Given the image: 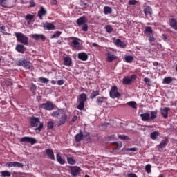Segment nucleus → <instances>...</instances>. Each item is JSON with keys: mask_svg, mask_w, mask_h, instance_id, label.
<instances>
[{"mask_svg": "<svg viewBox=\"0 0 177 177\" xmlns=\"http://www.w3.org/2000/svg\"><path fill=\"white\" fill-rule=\"evenodd\" d=\"M31 126L35 129L36 131V133H39L44 128V124L39 121V118L32 117L30 120Z\"/></svg>", "mask_w": 177, "mask_h": 177, "instance_id": "1", "label": "nucleus"}, {"mask_svg": "<svg viewBox=\"0 0 177 177\" xmlns=\"http://www.w3.org/2000/svg\"><path fill=\"white\" fill-rule=\"evenodd\" d=\"M17 41L23 45H28V37L21 32H16Z\"/></svg>", "mask_w": 177, "mask_h": 177, "instance_id": "2", "label": "nucleus"}, {"mask_svg": "<svg viewBox=\"0 0 177 177\" xmlns=\"http://www.w3.org/2000/svg\"><path fill=\"white\" fill-rule=\"evenodd\" d=\"M87 99H88V97H86V94L82 93L78 97L79 104L77 106V109H78V110H84V106H85V102H86Z\"/></svg>", "mask_w": 177, "mask_h": 177, "instance_id": "3", "label": "nucleus"}, {"mask_svg": "<svg viewBox=\"0 0 177 177\" xmlns=\"http://www.w3.org/2000/svg\"><path fill=\"white\" fill-rule=\"evenodd\" d=\"M16 5V0H0V6L2 8H11L15 7Z\"/></svg>", "mask_w": 177, "mask_h": 177, "instance_id": "4", "label": "nucleus"}, {"mask_svg": "<svg viewBox=\"0 0 177 177\" xmlns=\"http://www.w3.org/2000/svg\"><path fill=\"white\" fill-rule=\"evenodd\" d=\"M17 64L19 66L24 67V68H27L28 70H30V68H32V64L24 58L20 59L17 62Z\"/></svg>", "mask_w": 177, "mask_h": 177, "instance_id": "5", "label": "nucleus"}, {"mask_svg": "<svg viewBox=\"0 0 177 177\" xmlns=\"http://www.w3.org/2000/svg\"><path fill=\"white\" fill-rule=\"evenodd\" d=\"M109 96L111 99H118L121 97V94L118 92V88L115 86L111 88Z\"/></svg>", "mask_w": 177, "mask_h": 177, "instance_id": "6", "label": "nucleus"}, {"mask_svg": "<svg viewBox=\"0 0 177 177\" xmlns=\"http://www.w3.org/2000/svg\"><path fill=\"white\" fill-rule=\"evenodd\" d=\"M147 37L149 38V42H154L156 41V39L154 38V33H153V29L150 26H147L145 28V30Z\"/></svg>", "mask_w": 177, "mask_h": 177, "instance_id": "7", "label": "nucleus"}, {"mask_svg": "<svg viewBox=\"0 0 177 177\" xmlns=\"http://www.w3.org/2000/svg\"><path fill=\"white\" fill-rule=\"evenodd\" d=\"M71 174L72 176H78V175L81 173V167L78 166H69L68 167Z\"/></svg>", "mask_w": 177, "mask_h": 177, "instance_id": "8", "label": "nucleus"}, {"mask_svg": "<svg viewBox=\"0 0 177 177\" xmlns=\"http://www.w3.org/2000/svg\"><path fill=\"white\" fill-rule=\"evenodd\" d=\"M20 142L35 145V143H37V140L32 137L25 136L20 139Z\"/></svg>", "mask_w": 177, "mask_h": 177, "instance_id": "9", "label": "nucleus"}, {"mask_svg": "<svg viewBox=\"0 0 177 177\" xmlns=\"http://www.w3.org/2000/svg\"><path fill=\"white\" fill-rule=\"evenodd\" d=\"M40 107L41 109H44V110H53V107H55V105H53V104L50 102H47L41 104Z\"/></svg>", "mask_w": 177, "mask_h": 177, "instance_id": "10", "label": "nucleus"}, {"mask_svg": "<svg viewBox=\"0 0 177 177\" xmlns=\"http://www.w3.org/2000/svg\"><path fill=\"white\" fill-rule=\"evenodd\" d=\"M136 76L135 75H132L130 77H124L122 80V84L124 85H129L132 82L133 78H136Z\"/></svg>", "mask_w": 177, "mask_h": 177, "instance_id": "11", "label": "nucleus"}, {"mask_svg": "<svg viewBox=\"0 0 177 177\" xmlns=\"http://www.w3.org/2000/svg\"><path fill=\"white\" fill-rule=\"evenodd\" d=\"M143 12L145 16H151L153 15V10L148 6H144Z\"/></svg>", "mask_w": 177, "mask_h": 177, "instance_id": "12", "label": "nucleus"}, {"mask_svg": "<svg viewBox=\"0 0 177 177\" xmlns=\"http://www.w3.org/2000/svg\"><path fill=\"white\" fill-rule=\"evenodd\" d=\"M67 121V115H66V113H64V112L63 113L62 115H61V117L59 118V123L58 125H64V124H66V122Z\"/></svg>", "mask_w": 177, "mask_h": 177, "instance_id": "13", "label": "nucleus"}, {"mask_svg": "<svg viewBox=\"0 0 177 177\" xmlns=\"http://www.w3.org/2000/svg\"><path fill=\"white\" fill-rule=\"evenodd\" d=\"M63 64L64 66H66L67 67H70V66H71V64H73V59L70 57H64Z\"/></svg>", "mask_w": 177, "mask_h": 177, "instance_id": "14", "label": "nucleus"}, {"mask_svg": "<svg viewBox=\"0 0 177 177\" xmlns=\"http://www.w3.org/2000/svg\"><path fill=\"white\" fill-rule=\"evenodd\" d=\"M116 59H117V56H115V55H114V53H113L112 52H109L107 53L106 61L109 63H111V62H113V60H115Z\"/></svg>", "mask_w": 177, "mask_h": 177, "instance_id": "15", "label": "nucleus"}, {"mask_svg": "<svg viewBox=\"0 0 177 177\" xmlns=\"http://www.w3.org/2000/svg\"><path fill=\"white\" fill-rule=\"evenodd\" d=\"M32 38L35 39V41H38L39 39H41V41H45V39H46V37H45V35L42 34L32 35Z\"/></svg>", "mask_w": 177, "mask_h": 177, "instance_id": "16", "label": "nucleus"}, {"mask_svg": "<svg viewBox=\"0 0 177 177\" xmlns=\"http://www.w3.org/2000/svg\"><path fill=\"white\" fill-rule=\"evenodd\" d=\"M77 57L80 60H82V62H86V60H88V55L84 52L79 53Z\"/></svg>", "mask_w": 177, "mask_h": 177, "instance_id": "17", "label": "nucleus"}, {"mask_svg": "<svg viewBox=\"0 0 177 177\" xmlns=\"http://www.w3.org/2000/svg\"><path fill=\"white\" fill-rule=\"evenodd\" d=\"M46 13L48 12H46L45 8L41 6L40 8V10L38 12L37 16L39 17L40 20H42V17H44Z\"/></svg>", "mask_w": 177, "mask_h": 177, "instance_id": "18", "label": "nucleus"}, {"mask_svg": "<svg viewBox=\"0 0 177 177\" xmlns=\"http://www.w3.org/2000/svg\"><path fill=\"white\" fill-rule=\"evenodd\" d=\"M46 154H47L48 157L50 160H55V153H53V150L50 149H48L45 150Z\"/></svg>", "mask_w": 177, "mask_h": 177, "instance_id": "19", "label": "nucleus"}, {"mask_svg": "<svg viewBox=\"0 0 177 177\" xmlns=\"http://www.w3.org/2000/svg\"><path fill=\"white\" fill-rule=\"evenodd\" d=\"M169 23L171 27L177 31V21L176 19L171 18L169 19Z\"/></svg>", "mask_w": 177, "mask_h": 177, "instance_id": "20", "label": "nucleus"}, {"mask_svg": "<svg viewBox=\"0 0 177 177\" xmlns=\"http://www.w3.org/2000/svg\"><path fill=\"white\" fill-rule=\"evenodd\" d=\"M72 44L75 49H81V44H80V41H78V39H74L72 40Z\"/></svg>", "mask_w": 177, "mask_h": 177, "instance_id": "21", "label": "nucleus"}, {"mask_svg": "<svg viewBox=\"0 0 177 177\" xmlns=\"http://www.w3.org/2000/svg\"><path fill=\"white\" fill-rule=\"evenodd\" d=\"M76 23L78 26H83L86 23V18L84 16L80 17L77 19Z\"/></svg>", "mask_w": 177, "mask_h": 177, "instance_id": "22", "label": "nucleus"}, {"mask_svg": "<svg viewBox=\"0 0 177 177\" xmlns=\"http://www.w3.org/2000/svg\"><path fill=\"white\" fill-rule=\"evenodd\" d=\"M140 117H141L142 121H149V120H150V113L148 112L141 113Z\"/></svg>", "mask_w": 177, "mask_h": 177, "instance_id": "23", "label": "nucleus"}, {"mask_svg": "<svg viewBox=\"0 0 177 177\" xmlns=\"http://www.w3.org/2000/svg\"><path fill=\"white\" fill-rule=\"evenodd\" d=\"M161 114L164 117V118H168V112L169 111V108L165 107L163 109H160Z\"/></svg>", "mask_w": 177, "mask_h": 177, "instance_id": "24", "label": "nucleus"}, {"mask_svg": "<svg viewBox=\"0 0 177 177\" xmlns=\"http://www.w3.org/2000/svg\"><path fill=\"white\" fill-rule=\"evenodd\" d=\"M44 28L45 30H54L55 29V24H53V23L46 22L44 25Z\"/></svg>", "mask_w": 177, "mask_h": 177, "instance_id": "25", "label": "nucleus"}, {"mask_svg": "<svg viewBox=\"0 0 177 177\" xmlns=\"http://www.w3.org/2000/svg\"><path fill=\"white\" fill-rule=\"evenodd\" d=\"M15 50H17V52H19V53H24L26 48L21 44H17L15 47Z\"/></svg>", "mask_w": 177, "mask_h": 177, "instance_id": "26", "label": "nucleus"}, {"mask_svg": "<svg viewBox=\"0 0 177 177\" xmlns=\"http://www.w3.org/2000/svg\"><path fill=\"white\" fill-rule=\"evenodd\" d=\"M115 44L116 46H119V48H125V46H127V44H125V43L122 41L120 39H117L115 41Z\"/></svg>", "mask_w": 177, "mask_h": 177, "instance_id": "27", "label": "nucleus"}, {"mask_svg": "<svg viewBox=\"0 0 177 177\" xmlns=\"http://www.w3.org/2000/svg\"><path fill=\"white\" fill-rule=\"evenodd\" d=\"M64 113V110L63 109H58L52 113L51 115L53 117H59V115H62Z\"/></svg>", "mask_w": 177, "mask_h": 177, "instance_id": "28", "label": "nucleus"}, {"mask_svg": "<svg viewBox=\"0 0 177 177\" xmlns=\"http://www.w3.org/2000/svg\"><path fill=\"white\" fill-rule=\"evenodd\" d=\"M106 100L107 98L104 97H97L96 100V103H97V104H102V103H105Z\"/></svg>", "mask_w": 177, "mask_h": 177, "instance_id": "29", "label": "nucleus"}, {"mask_svg": "<svg viewBox=\"0 0 177 177\" xmlns=\"http://www.w3.org/2000/svg\"><path fill=\"white\" fill-rule=\"evenodd\" d=\"M75 139L77 142H81L82 139H84V134L82 132H80L75 135Z\"/></svg>", "mask_w": 177, "mask_h": 177, "instance_id": "30", "label": "nucleus"}, {"mask_svg": "<svg viewBox=\"0 0 177 177\" xmlns=\"http://www.w3.org/2000/svg\"><path fill=\"white\" fill-rule=\"evenodd\" d=\"M172 81H174V80L171 77H165L163 79L162 84L168 85V84H171V82H172Z\"/></svg>", "mask_w": 177, "mask_h": 177, "instance_id": "31", "label": "nucleus"}, {"mask_svg": "<svg viewBox=\"0 0 177 177\" xmlns=\"http://www.w3.org/2000/svg\"><path fill=\"white\" fill-rule=\"evenodd\" d=\"M167 140H162L158 147L159 151H162L161 149H164V147H165V146H167Z\"/></svg>", "mask_w": 177, "mask_h": 177, "instance_id": "32", "label": "nucleus"}, {"mask_svg": "<svg viewBox=\"0 0 177 177\" xmlns=\"http://www.w3.org/2000/svg\"><path fill=\"white\" fill-rule=\"evenodd\" d=\"M1 177H10L12 176V173H10V171H1Z\"/></svg>", "mask_w": 177, "mask_h": 177, "instance_id": "33", "label": "nucleus"}, {"mask_svg": "<svg viewBox=\"0 0 177 177\" xmlns=\"http://www.w3.org/2000/svg\"><path fill=\"white\" fill-rule=\"evenodd\" d=\"M66 160L70 165H75L77 164L75 160L73 159L71 157L67 156Z\"/></svg>", "mask_w": 177, "mask_h": 177, "instance_id": "34", "label": "nucleus"}, {"mask_svg": "<svg viewBox=\"0 0 177 177\" xmlns=\"http://www.w3.org/2000/svg\"><path fill=\"white\" fill-rule=\"evenodd\" d=\"M56 157H57V161L61 164V165H64L65 164V161L64 160H63V158H62V156H60V155L59 153H57L56 155Z\"/></svg>", "mask_w": 177, "mask_h": 177, "instance_id": "35", "label": "nucleus"}, {"mask_svg": "<svg viewBox=\"0 0 177 177\" xmlns=\"http://www.w3.org/2000/svg\"><path fill=\"white\" fill-rule=\"evenodd\" d=\"M111 12H113V10H111V8H110L109 6H105L104 8V15H110V13H111Z\"/></svg>", "mask_w": 177, "mask_h": 177, "instance_id": "36", "label": "nucleus"}, {"mask_svg": "<svg viewBox=\"0 0 177 177\" xmlns=\"http://www.w3.org/2000/svg\"><path fill=\"white\" fill-rule=\"evenodd\" d=\"M126 63H132L133 62V57L132 55H127L124 57Z\"/></svg>", "mask_w": 177, "mask_h": 177, "instance_id": "37", "label": "nucleus"}, {"mask_svg": "<svg viewBox=\"0 0 177 177\" xmlns=\"http://www.w3.org/2000/svg\"><path fill=\"white\" fill-rule=\"evenodd\" d=\"M157 118V111H151V116L149 115V120H156Z\"/></svg>", "mask_w": 177, "mask_h": 177, "instance_id": "38", "label": "nucleus"}, {"mask_svg": "<svg viewBox=\"0 0 177 177\" xmlns=\"http://www.w3.org/2000/svg\"><path fill=\"white\" fill-rule=\"evenodd\" d=\"M158 135H160V133H158V131H153L151 133V139H153V140L157 139V138L158 137Z\"/></svg>", "mask_w": 177, "mask_h": 177, "instance_id": "39", "label": "nucleus"}, {"mask_svg": "<svg viewBox=\"0 0 177 177\" xmlns=\"http://www.w3.org/2000/svg\"><path fill=\"white\" fill-rule=\"evenodd\" d=\"M96 96H99V91H93L90 96L91 99H95Z\"/></svg>", "mask_w": 177, "mask_h": 177, "instance_id": "40", "label": "nucleus"}, {"mask_svg": "<svg viewBox=\"0 0 177 177\" xmlns=\"http://www.w3.org/2000/svg\"><path fill=\"white\" fill-rule=\"evenodd\" d=\"M60 35H62V32L60 31H57L55 32L53 35H51L50 38L53 39V38H59V37H60Z\"/></svg>", "mask_w": 177, "mask_h": 177, "instance_id": "41", "label": "nucleus"}, {"mask_svg": "<svg viewBox=\"0 0 177 177\" xmlns=\"http://www.w3.org/2000/svg\"><path fill=\"white\" fill-rule=\"evenodd\" d=\"M127 104L132 109H136V102L134 101H130V102H127Z\"/></svg>", "mask_w": 177, "mask_h": 177, "instance_id": "42", "label": "nucleus"}, {"mask_svg": "<svg viewBox=\"0 0 177 177\" xmlns=\"http://www.w3.org/2000/svg\"><path fill=\"white\" fill-rule=\"evenodd\" d=\"M118 138L121 140H129V137L126 135H118Z\"/></svg>", "mask_w": 177, "mask_h": 177, "instance_id": "43", "label": "nucleus"}, {"mask_svg": "<svg viewBox=\"0 0 177 177\" xmlns=\"http://www.w3.org/2000/svg\"><path fill=\"white\" fill-rule=\"evenodd\" d=\"M145 171L147 174H151V165L148 164L145 166Z\"/></svg>", "mask_w": 177, "mask_h": 177, "instance_id": "44", "label": "nucleus"}, {"mask_svg": "<svg viewBox=\"0 0 177 177\" xmlns=\"http://www.w3.org/2000/svg\"><path fill=\"white\" fill-rule=\"evenodd\" d=\"M39 81H40V82H42V84H48V82H49V80L48 78L42 77L39 78Z\"/></svg>", "mask_w": 177, "mask_h": 177, "instance_id": "45", "label": "nucleus"}, {"mask_svg": "<svg viewBox=\"0 0 177 177\" xmlns=\"http://www.w3.org/2000/svg\"><path fill=\"white\" fill-rule=\"evenodd\" d=\"M16 162H9L6 163V167H8V168H12V167H15Z\"/></svg>", "mask_w": 177, "mask_h": 177, "instance_id": "46", "label": "nucleus"}, {"mask_svg": "<svg viewBox=\"0 0 177 177\" xmlns=\"http://www.w3.org/2000/svg\"><path fill=\"white\" fill-rule=\"evenodd\" d=\"M105 30H106V32H109L110 34V32H111L113 31V27H111V26H110V25H106L105 26Z\"/></svg>", "mask_w": 177, "mask_h": 177, "instance_id": "47", "label": "nucleus"}, {"mask_svg": "<svg viewBox=\"0 0 177 177\" xmlns=\"http://www.w3.org/2000/svg\"><path fill=\"white\" fill-rule=\"evenodd\" d=\"M54 125H55V122H53V121L48 122V125H47L48 129H53Z\"/></svg>", "mask_w": 177, "mask_h": 177, "instance_id": "48", "label": "nucleus"}, {"mask_svg": "<svg viewBox=\"0 0 177 177\" xmlns=\"http://www.w3.org/2000/svg\"><path fill=\"white\" fill-rule=\"evenodd\" d=\"M25 19H26V20H32V19H34V15H32L31 14H28L25 17Z\"/></svg>", "mask_w": 177, "mask_h": 177, "instance_id": "49", "label": "nucleus"}, {"mask_svg": "<svg viewBox=\"0 0 177 177\" xmlns=\"http://www.w3.org/2000/svg\"><path fill=\"white\" fill-rule=\"evenodd\" d=\"M84 139H86V140H87L88 142H91V136L89 135V133H86L83 135Z\"/></svg>", "mask_w": 177, "mask_h": 177, "instance_id": "50", "label": "nucleus"}, {"mask_svg": "<svg viewBox=\"0 0 177 177\" xmlns=\"http://www.w3.org/2000/svg\"><path fill=\"white\" fill-rule=\"evenodd\" d=\"M82 31H84L85 32H86V31H88V25L86 24H83L82 27Z\"/></svg>", "mask_w": 177, "mask_h": 177, "instance_id": "51", "label": "nucleus"}, {"mask_svg": "<svg viewBox=\"0 0 177 177\" xmlns=\"http://www.w3.org/2000/svg\"><path fill=\"white\" fill-rule=\"evenodd\" d=\"M15 167H17V168H23V167H24V165H23V163H20L19 162H15Z\"/></svg>", "mask_w": 177, "mask_h": 177, "instance_id": "52", "label": "nucleus"}, {"mask_svg": "<svg viewBox=\"0 0 177 177\" xmlns=\"http://www.w3.org/2000/svg\"><path fill=\"white\" fill-rule=\"evenodd\" d=\"M138 3V1L136 0H129V5H136Z\"/></svg>", "mask_w": 177, "mask_h": 177, "instance_id": "53", "label": "nucleus"}, {"mask_svg": "<svg viewBox=\"0 0 177 177\" xmlns=\"http://www.w3.org/2000/svg\"><path fill=\"white\" fill-rule=\"evenodd\" d=\"M144 82L147 84L149 85V84H150V79L147 78V77H145L144 78Z\"/></svg>", "mask_w": 177, "mask_h": 177, "instance_id": "54", "label": "nucleus"}, {"mask_svg": "<svg viewBox=\"0 0 177 177\" xmlns=\"http://www.w3.org/2000/svg\"><path fill=\"white\" fill-rule=\"evenodd\" d=\"M64 80H60L57 81V85H59V86L64 85Z\"/></svg>", "mask_w": 177, "mask_h": 177, "instance_id": "55", "label": "nucleus"}, {"mask_svg": "<svg viewBox=\"0 0 177 177\" xmlns=\"http://www.w3.org/2000/svg\"><path fill=\"white\" fill-rule=\"evenodd\" d=\"M127 177H138V176L133 173H129L128 174Z\"/></svg>", "mask_w": 177, "mask_h": 177, "instance_id": "56", "label": "nucleus"}, {"mask_svg": "<svg viewBox=\"0 0 177 177\" xmlns=\"http://www.w3.org/2000/svg\"><path fill=\"white\" fill-rule=\"evenodd\" d=\"M136 147H133V148H128L127 149V151H136Z\"/></svg>", "mask_w": 177, "mask_h": 177, "instance_id": "57", "label": "nucleus"}, {"mask_svg": "<svg viewBox=\"0 0 177 177\" xmlns=\"http://www.w3.org/2000/svg\"><path fill=\"white\" fill-rule=\"evenodd\" d=\"M34 6H35V2H34V1L31 0L30 1V8H34Z\"/></svg>", "mask_w": 177, "mask_h": 177, "instance_id": "58", "label": "nucleus"}, {"mask_svg": "<svg viewBox=\"0 0 177 177\" xmlns=\"http://www.w3.org/2000/svg\"><path fill=\"white\" fill-rule=\"evenodd\" d=\"M78 119V117H77V115H74L72 118L71 122H75V121Z\"/></svg>", "mask_w": 177, "mask_h": 177, "instance_id": "59", "label": "nucleus"}, {"mask_svg": "<svg viewBox=\"0 0 177 177\" xmlns=\"http://www.w3.org/2000/svg\"><path fill=\"white\" fill-rule=\"evenodd\" d=\"M116 145H118V149H121V147H122V142H115Z\"/></svg>", "mask_w": 177, "mask_h": 177, "instance_id": "60", "label": "nucleus"}, {"mask_svg": "<svg viewBox=\"0 0 177 177\" xmlns=\"http://www.w3.org/2000/svg\"><path fill=\"white\" fill-rule=\"evenodd\" d=\"M30 89L32 91H36L37 90V86L35 84H32V86L30 87Z\"/></svg>", "mask_w": 177, "mask_h": 177, "instance_id": "61", "label": "nucleus"}, {"mask_svg": "<svg viewBox=\"0 0 177 177\" xmlns=\"http://www.w3.org/2000/svg\"><path fill=\"white\" fill-rule=\"evenodd\" d=\"M0 32H5V26H3L0 28Z\"/></svg>", "mask_w": 177, "mask_h": 177, "instance_id": "62", "label": "nucleus"}, {"mask_svg": "<svg viewBox=\"0 0 177 177\" xmlns=\"http://www.w3.org/2000/svg\"><path fill=\"white\" fill-rule=\"evenodd\" d=\"M162 37L163 41H167V37L166 35L163 34V35H162Z\"/></svg>", "mask_w": 177, "mask_h": 177, "instance_id": "63", "label": "nucleus"}, {"mask_svg": "<svg viewBox=\"0 0 177 177\" xmlns=\"http://www.w3.org/2000/svg\"><path fill=\"white\" fill-rule=\"evenodd\" d=\"M51 3H52V5H57V0H52Z\"/></svg>", "mask_w": 177, "mask_h": 177, "instance_id": "64", "label": "nucleus"}]
</instances>
